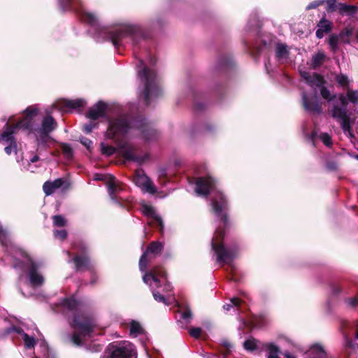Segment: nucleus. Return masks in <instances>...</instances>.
<instances>
[{
  "mask_svg": "<svg viewBox=\"0 0 358 358\" xmlns=\"http://www.w3.org/2000/svg\"><path fill=\"white\" fill-rule=\"evenodd\" d=\"M11 331H16L21 336V339L22 340L24 348L27 350L32 349L36 345V340L34 337L33 336H29L27 334L24 333L23 330L17 328H12L9 330V332H10Z\"/></svg>",
  "mask_w": 358,
  "mask_h": 358,
  "instance_id": "obj_21",
  "label": "nucleus"
},
{
  "mask_svg": "<svg viewBox=\"0 0 358 358\" xmlns=\"http://www.w3.org/2000/svg\"><path fill=\"white\" fill-rule=\"evenodd\" d=\"M73 261L77 271H83L90 268V260L86 255H77L73 259Z\"/></svg>",
  "mask_w": 358,
  "mask_h": 358,
  "instance_id": "obj_23",
  "label": "nucleus"
},
{
  "mask_svg": "<svg viewBox=\"0 0 358 358\" xmlns=\"http://www.w3.org/2000/svg\"><path fill=\"white\" fill-rule=\"evenodd\" d=\"M353 34V29L352 28H345L341 33V37H350Z\"/></svg>",
  "mask_w": 358,
  "mask_h": 358,
  "instance_id": "obj_49",
  "label": "nucleus"
},
{
  "mask_svg": "<svg viewBox=\"0 0 358 358\" xmlns=\"http://www.w3.org/2000/svg\"><path fill=\"white\" fill-rule=\"evenodd\" d=\"M143 214L149 217L148 222L149 225H154L163 229L164 224L162 217L155 212V208L148 204H143L141 207Z\"/></svg>",
  "mask_w": 358,
  "mask_h": 358,
  "instance_id": "obj_16",
  "label": "nucleus"
},
{
  "mask_svg": "<svg viewBox=\"0 0 358 358\" xmlns=\"http://www.w3.org/2000/svg\"><path fill=\"white\" fill-rule=\"evenodd\" d=\"M163 248L162 243L153 241L142 255L139 260V269L144 273L143 280L150 287L155 301L166 306H169L172 301L175 302L178 309L181 310V318L188 323L192 319L190 310L182 307L178 301L168 295L172 289V286L167 280L166 271L161 267H155L150 271L146 272L149 262L159 255Z\"/></svg>",
  "mask_w": 358,
  "mask_h": 358,
  "instance_id": "obj_3",
  "label": "nucleus"
},
{
  "mask_svg": "<svg viewBox=\"0 0 358 358\" xmlns=\"http://www.w3.org/2000/svg\"><path fill=\"white\" fill-rule=\"evenodd\" d=\"M134 55H135V57H138V56H137V53H136L135 51H134Z\"/></svg>",
  "mask_w": 358,
  "mask_h": 358,
  "instance_id": "obj_58",
  "label": "nucleus"
},
{
  "mask_svg": "<svg viewBox=\"0 0 358 358\" xmlns=\"http://www.w3.org/2000/svg\"><path fill=\"white\" fill-rule=\"evenodd\" d=\"M265 66H266V69L267 71H268L267 64H266Z\"/></svg>",
  "mask_w": 358,
  "mask_h": 358,
  "instance_id": "obj_57",
  "label": "nucleus"
},
{
  "mask_svg": "<svg viewBox=\"0 0 358 358\" xmlns=\"http://www.w3.org/2000/svg\"><path fill=\"white\" fill-rule=\"evenodd\" d=\"M64 312H70L73 315V320L70 324L74 329L71 341L77 346H82L91 338L95 324L92 319L78 314L80 303L74 296L65 298L60 302Z\"/></svg>",
  "mask_w": 358,
  "mask_h": 358,
  "instance_id": "obj_5",
  "label": "nucleus"
},
{
  "mask_svg": "<svg viewBox=\"0 0 358 358\" xmlns=\"http://www.w3.org/2000/svg\"><path fill=\"white\" fill-rule=\"evenodd\" d=\"M320 139L323 142V143L327 146L330 147L332 145L331 138L327 133H322L320 135Z\"/></svg>",
  "mask_w": 358,
  "mask_h": 358,
  "instance_id": "obj_41",
  "label": "nucleus"
},
{
  "mask_svg": "<svg viewBox=\"0 0 358 358\" xmlns=\"http://www.w3.org/2000/svg\"><path fill=\"white\" fill-rule=\"evenodd\" d=\"M201 334V329L199 327H192L189 329V334L195 338H199Z\"/></svg>",
  "mask_w": 358,
  "mask_h": 358,
  "instance_id": "obj_46",
  "label": "nucleus"
},
{
  "mask_svg": "<svg viewBox=\"0 0 358 358\" xmlns=\"http://www.w3.org/2000/svg\"><path fill=\"white\" fill-rule=\"evenodd\" d=\"M0 243L7 248L8 253L14 260L13 266L25 270L30 284L38 287L44 282L43 277L37 271L40 265L33 261L31 257L22 248L13 245L9 238L8 232L0 226Z\"/></svg>",
  "mask_w": 358,
  "mask_h": 358,
  "instance_id": "obj_4",
  "label": "nucleus"
},
{
  "mask_svg": "<svg viewBox=\"0 0 358 358\" xmlns=\"http://www.w3.org/2000/svg\"><path fill=\"white\" fill-rule=\"evenodd\" d=\"M326 58V55L322 52H318L313 55L311 58V66L313 69L320 67Z\"/></svg>",
  "mask_w": 358,
  "mask_h": 358,
  "instance_id": "obj_29",
  "label": "nucleus"
},
{
  "mask_svg": "<svg viewBox=\"0 0 358 358\" xmlns=\"http://www.w3.org/2000/svg\"><path fill=\"white\" fill-rule=\"evenodd\" d=\"M327 2V10L328 12L334 11L337 9L336 0H325Z\"/></svg>",
  "mask_w": 358,
  "mask_h": 358,
  "instance_id": "obj_43",
  "label": "nucleus"
},
{
  "mask_svg": "<svg viewBox=\"0 0 358 358\" xmlns=\"http://www.w3.org/2000/svg\"><path fill=\"white\" fill-rule=\"evenodd\" d=\"M101 152L107 156L112 155L115 151V149L114 147L107 145V144H105L104 143H101Z\"/></svg>",
  "mask_w": 358,
  "mask_h": 358,
  "instance_id": "obj_39",
  "label": "nucleus"
},
{
  "mask_svg": "<svg viewBox=\"0 0 358 358\" xmlns=\"http://www.w3.org/2000/svg\"><path fill=\"white\" fill-rule=\"evenodd\" d=\"M80 141L88 150H90L91 148V146L92 145V142L89 138H87L85 137H82V138H80Z\"/></svg>",
  "mask_w": 358,
  "mask_h": 358,
  "instance_id": "obj_52",
  "label": "nucleus"
},
{
  "mask_svg": "<svg viewBox=\"0 0 358 358\" xmlns=\"http://www.w3.org/2000/svg\"><path fill=\"white\" fill-rule=\"evenodd\" d=\"M106 109L107 105L104 102L98 101L89 109L86 116L91 120H97L106 116Z\"/></svg>",
  "mask_w": 358,
  "mask_h": 358,
  "instance_id": "obj_17",
  "label": "nucleus"
},
{
  "mask_svg": "<svg viewBox=\"0 0 358 358\" xmlns=\"http://www.w3.org/2000/svg\"><path fill=\"white\" fill-rule=\"evenodd\" d=\"M66 254H67L69 256H70V252H69L66 251Z\"/></svg>",
  "mask_w": 358,
  "mask_h": 358,
  "instance_id": "obj_59",
  "label": "nucleus"
},
{
  "mask_svg": "<svg viewBox=\"0 0 358 358\" xmlns=\"http://www.w3.org/2000/svg\"><path fill=\"white\" fill-rule=\"evenodd\" d=\"M53 220V224L55 227H64L66 224V220L65 218L62 215H54L52 217Z\"/></svg>",
  "mask_w": 358,
  "mask_h": 358,
  "instance_id": "obj_40",
  "label": "nucleus"
},
{
  "mask_svg": "<svg viewBox=\"0 0 358 358\" xmlns=\"http://www.w3.org/2000/svg\"><path fill=\"white\" fill-rule=\"evenodd\" d=\"M241 301L238 298H232L229 303H226L223 306V309L228 312L233 309L234 311L238 310L241 306Z\"/></svg>",
  "mask_w": 358,
  "mask_h": 358,
  "instance_id": "obj_31",
  "label": "nucleus"
},
{
  "mask_svg": "<svg viewBox=\"0 0 358 358\" xmlns=\"http://www.w3.org/2000/svg\"><path fill=\"white\" fill-rule=\"evenodd\" d=\"M57 127V122L52 116L43 118L41 125L34 131L38 149L46 148L51 137L50 134Z\"/></svg>",
  "mask_w": 358,
  "mask_h": 358,
  "instance_id": "obj_12",
  "label": "nucleus"
},
{
  "mask_svg": "<svg viewBox=\"0 0 358 358\" xmlns=\"http://www.w3.org/2000/svg\"><path fill=\"white\" fill-rule=\"evenodd\" d=\"M62 11L74 10L85 23L94 29V37L98 41H110L115 48L137 46L145 38L143 27L137 24L120 23L112 27H101L98 16L88 11L81 0H58Z\"/></svg>",
  "mask_w": 358,
  "mask_h": 358,
  "instance_id": "obj_1",
  "label": "nucleus"
},
{
  "mask_svg": "<svg viewBox=\"0 0 358 358\" xmlns=\"http://www.w3.org/2000/svg\"><path fill=\"white\" fill-rule=\"evenodd\" d=\"M301 76L306 83L311 87H320L323 83V78L316 73L301 72Z\"/></svg>",
  "mask_w": 358,
  "mask_h": 358,
  "instance_id": "obj_19",
  "label": "nucleus"
},
{
  "mask_svg": "<svg viewBox=\"0 0 358 358\" xmlns=\"http://www.w3.org/2000/svg\"><path fill=\"white\" fill-rule=\"evenodd\" d=\"M320 94L322 96L328 101L329 103V110L333 108V103L340 99V95L337 97L336 95L332 96L330 91L325 87H322L320 90Z\"/></svg>",
  "mask_w": 358,
  "mask_h": 358,
  "instance_id": "obj_28",
  "label": "nucleus"
},
{
  "mask_svg": "<svg viewBox=\"0 0 358 358\" xmlns=\"http://www.w3.org/2000/svg\"><path fill=\"white\" fill-rule=\"evenodd\" d=\"M94 282H95V280H93L91 283L94 284Z\"/></svg>",
  "mask_w": 358,
  "mask_h": 358,
  "instance_id": "obj_60",
  "label": "nucleus"
},
{
  "mask_svg": "<svg viewBox=\"0 0 358 358\" xmlns=\"http://www.w3.org/2000/svg\"><path fill=\"white\" fill-rule=\"evenodd\" d=\"M336 80L340 86L346 88L349 87L350 80L346 75L343 73L336 75Z\"/></svg>",
  "mask_w": 358,
  "mask_h": 358,
  "instance_id": "obj_35",
  "label": "nucleus"
},
{
  "mask_svg": "<svg viewBox=\"0 0 358 358\" xmlns=\"http://www.w3.org/2000/svg\"><path fill=\"white\" fill-rule=\"evenodd\" d=\"M195 108H196V110H201V109H202V108H203V107H202V106H200V104H199V103H196L195 104Z\"/></svg>",
  "mask_w": 358,
  "mask_h": 358,
  "instance_id": "obj_55",
  "label": "nucleus"
},
{
  "mask_svg": "<svg viewBox=\"0 0 358 358\" xmlns=\"http://www.w3.org/2000/svg\"><path fill=\"white\" fill-rule=\"evenodd\" d=\"M135 347L130 342L124 341L110 343L102 358H136Z\"/></svg>",
  "mask_w": 358,
  "mask_h": 358,
  "instance_id": "obj_11",
  "label": "nucleus"
},
{
  "mask_svg": "<svg viewBox=\"0 0 358 358\" xmlns=\"http://www.w3.org/2000/svg\"><path fill=\"white\" fill-rule=\"evenodd\" d=\"M60 148L62 149L64 157L67 160H71L73 157V150L71 146L68 143H62L60 144Z\"/></svg>",
  "mask_w": 358,
  "mask_h": 358,
  "instance_id": "obj_32",
  "label": "nucleus"
},
{
  "mask_svg": "<svg viewBox=\"0 0 358 358\" xmlns=\"http://www.w3.org/2000/svg\"><path fill=\"white\" fill-rule=\"evenodd\" d=\"M325 2V0H317V1H314L311 3H310L307 7H306V9L307 10H310V9H314V8H317L318 6L324 4V3Z\"/></svg>",
  "mask_w": 358,
  "mask_h": 358,
  "instance_id": "obj_45",
  "label": "nucleus"
},
{
  "mask_svg": "<svg viewBox=\"0 0 358 358\" xmlns=\"http://www.w3.org/2000/svg\"><path fill=\"white\" fill-rule=\"evenodd\" d=\"M37 112L36 107L29 106L24 111V117L22 120L15 124L9 125L8 123L6 124L5 129L1 135V141L8 143L4 149L7 155H10L13 152H17V143L14 136L19 130L33 133V118L37 114Z\"/></svg>",
  "mask_w": 358,
  "mask_h": 358,
  "instance_id": "obj_8",
  "label": "nucleus"
},
{
  "mask_svg": "<svg viewBox=\"0 0 358 358\" xmlns=\"http://www.w3.org/2000/svg\"><path fill=\"white\" fill-rule=\"evenodd\" d=\"M346 98V101L348 102V99L354 104L358 103V90H352L348 89L346 95H344Z\"/></svg>",
  "mask_w": 358,
  "mask_h": 358,
  "instance_id": "obj_36",
  "label": "nucleus"
},
{
  "mask_svg": "<svg viewBox=\"0 0 358 358\" xmlns=\"http://www.w3.org/2000/svg\"><path fill=\"white\" fill-rule=\"evenodd\" d=\"M308 358H332L320 344L313 345L306 352Z\"/></svg>",
  "mask_w": 358,
  "mask_h": 358,
  "instance_id": "obj_20",
  "label": "nucleus"
},
{
  "mask_svg": "<svg viewBox=\"0 0 358 358\" xmlns=\"http://www.w3.org/2000/svg\"><path fill=\"white\" fill-rule=\"evenodd\" d=\"M348 103L343 94H341L340 99L333 103V108L329 113L334 119L341 123V127L345 134L352 136L350 130V117L347 110Z\"/></svg>",
  "mask_w": 358,
  "mask_h": 358,
  "instance_id": "obj_10",
  "label": "nucleus"
},
{
  "mask_svg": "<svg viewBox=\"0 0 358 358\" xmlns=\"http://www.w3.org/2000/svg\"><path fill=\"white\" fill-rule=\"evenodd\" d=\"M36 358H38V357H36Z\"/></svg>",
  "mask_w": 358,
  "mask_h": 358,
  "instance_id": "obj_63",
  "label": "nucleus"
},
{
  "mask_svg": "<svg viewBox=\"0 0 358 358\" xmlns=\"http://www.w3.org/2000/svg\"><path fill=\"white\" fill-rule=\"evenodd\" d=\"M332 23L327 20L325 17L322 18L317 24V30L316 31V36L322 38L325 34L329 33L331 30Z\"/></svg>",
  "mask_w": 358,
  "mask_h": 358,
  "instance_id": "obj_22",
  "label": "nucleus"
},
{
  "mask_svg": "<svg viewBox=\"0 0 358 358\" xmlns=\"http://www.w3.org/2000/svg\"><path fill=\"white\" fill-rule=\"evenodd\" d=\"M54 235H55V238H57L61 241H63L66 238L67 232L65 229L55 230Z\"/></svg>",
  "mask_w": 358,
  "mask_h": 358,
  "instance_id": "obj_42",
  "label": "nucleus"
},
{
  "mask_svg": "<svg viewBox=\"0 0 358 358\" xmlns=\"http://www.w3.org/2000/svg\"><path fill=\"white\" fill-rule=\"evenodd\" d=\"M155 62V59L149 55L145 59L140 58L136 64L138 77L143 85L139 96L143 99L146 105L150 104L162 94L156 72L152 68Z\"/></svg>",
  "mask_w": 358,
  "mask_h": 358,
  "instance_id": "obj_6",
  "label": "nucleus"
},
{
  "mask_svg": "<svg viewBox=\"0 0 358 358\" xmlns=\"http://www.w3.org/2000/svg\"><path fill=\"white\" fill-rule=\"evenodd\" d=\"M166 176V171L164 169H162L159 170L158 171V177L159 178L160 182L162 185H165L166 181L163 180V178H164Z\"/></svg>",
  "mask_w": 358,
  "mask_h": 358,
  "instance_id": "obj_51",
  "label": "nucleus"
},
{
  "mask_svg": "<svg viewBox=\"0 0 358 358\" xmlns=\"http://www.w3.org/2000/svg\"><path fill=\"white\" fill-rule=\"evenodd\" d=\"M265 348L267 350V358H279V348L273 343H266Z\"/></svg>",
  "mask_w": 358,
  "mask_h": 358,
  "instance_id": "obj_30",
  "label": "nucleus"
},
{
  "mask_svg": "<svg viewBox=\"0 0 358 358\" xmlns=\"http://www.w3.org/2000/svg\"><path fill=\"white\" fill-rule=\"evenodd\" d=\"M83 250L84 251H85L86 248H85V247H83Z\"/></svg>",
  "mask_w": 358,
  "mask_h": 358,
  "instance_id": "obj_62",
  "label": "nucleus"
},
{
  "mask_svg": "<svg viewBox=\"0 0 358 358\" xmlns=\"http://www.w3.org/2000/svg\"><path fill=\"white\" fill-rule=\"evenodd\" d=\"M129 329V334L131 336L136 337L139 335H143L145 331L139 322L136 320H130L128 323Z\"/></svg>",
  "mask_w": 358,
  "mask_h": 358,
  "instance_id": "obj_25",
  "label": "nucleus"
},
{
  "mask_svg": "<svg viewBox=\"0 0 358 358\" xmlns=\"http://www.w3.org/2000/svg\"><path fill=\"white\" fill-rule=\"evenodd\" d=\"M231 348V345H230V343H227V342L224 343L223 344L222 348L220 350L222 355L224 357H226L230 352Z\"/></svg>",
  "mask_w": 358,
  "mask_h": 358,
  "instance_id": "obj_47",
  "label": "nucleus"
},
{
  "mask_svg": "<svg viewBox=\"0 0 358 358\" xmlns=\"http://www.w3.org/2000/svg\"><path fill=\"white\" fill-rule=\"evenodd\" d=\"M337 9L342 15L352 16L357 12V7L355 6L339 3L337 5Z\"/></svg>",
  "mask_w": 358,
  "mask_h": 358,
  "instance_id": "obj_27",
  "label": "nucleus"
},
{
  "mask_svg": "<svg viewBox=\"0 0 358 358\" xmlns=\"http://www.w3.org/2000/svg\"><path fill=\"white\" fill-rule=\"evenodd\" d=\"M195 192L199 196H207L208 194L212 195L211 205L213 212L226 226L228 220L225 211L227 210L228 202L218 189L215 179L210 175L196 178Z\"/></svg>",
  "mask_w": 358,
  "mask_h": 358,
  "instance_id": "obj_7",
  "label": "nucleus"
},
{
  "mask_svg": "<svg viewBox=\"0 0 358 358\" xmlns=\"http://www.w3.org/2000/svg\"><path fill=\"white\" fill-rule=\"evenodd\" d=\"M345 325H347V323L346 322H344L343 324V327H344Z\"/></svg>",
  "mask_w": 358,
  "mask_h": 358,
  "instance_id": "obj_61",
  "label": "nucleus"
},
{
  "mask_svg": "<svg viewBox=\"0 0 358 358\" xmlns=\"http://www.w3.org/2000/svg\"><path fill=\"white\" fill-rule=\"evenodd\" d=\"M232 64V60L228 58H222L219 61V68L224 66H230Z\"/></svg>",
  "mask_w": 358,
  "mask_h": 358,
  "instance_id": "obj_50",
  "label": "nucleus"
},
{
  "mask_svg": "<svg viewBox=\"0 0 358 358\" xmlns=\"http://www.w3.org/2000/svg\"><path fill=\"white\" fill-rule=\"evenodd\" d=\"M258 343L259 342L257 340L252 338L247 339L243 343V347L246 350L252 352L259 348Z\"/></svg>",
  "mask_w": 358,
  "mask_h": 358,
  "instance_id": "obj_34",
  "label": "nucleus"
},
{
  "mask_svg": "<svg viewBox=\"0 0 358 358\" xmlns=\"http://www.w3.org/2000/svg\"><path fill=\"white\" fill-rule=\"evenodd\" d=\"M345 302L347 303L348 307L355 308L358 305V298L357 296L345 299Z\"/></svg>",
  "mask_w": 358,
  "mask_h": 358,
  "instance_id": "obj_44",
  "label": "nucleus"
},
{
  "mask_svg": "<svg viewBox=\"0 0 358 358\" xmlns=\"http://www.w3.org/2000/svg\"><path fill=\"white\" fill-rule=\"evenodd\" d=\"M106 137L113 140L124 159L141 164L149 157L148 154L138 155L137 148L127 141V138L141 136L145 141L159 137V133L152 124L143 118L134 120L131 116L121 114L108 121Z\"/></svg>",
  "mask_w": 358,
  "mask_h": 358,
  "instance_id": "obj_2",
  "label": "nucleus"
},
{
  "mask_svg": "<svg viewBox=\"0 0 358 358\" xmlns=\"http://www.w3.org/2000/svg\"><path fill=\"white\" fill-rule=\"evenodd\" d=\"M85 103V101L82 99H63L58 103L57 107L62 111L68 112L72 109L83 107Z\"/></svg>",
  "mask_w": 358,
  "mask_h": 358,
  "instance_id": "obj_18",
  "label": "nucleus"
},
{
  "mask_svg": "<svg viewBox=\"0 0 358 358\" xmlns=\"http://www.w3.org/2000/svg\"><path fill=\"white\" fill-rule=\"evenodd\" d=\"M284 355L286 358H296V357L287 352L284 353Z\"/></svg>",
  "mask_w": 358,
  "mask_h": 358,
  "instance_id": "obj_54",
  "label": "nucleus"
},
{
  "mask_svg": "<svg viewBox=\"0 0 358 358\" xmlns=\"http://www.w3.org/2000/svg\"><path fill=\"white\" fill-rule=\"evenodd\" d=\"M275 55L279 62H286L289 56L287 46L282 43L277 44L275 48Z\"/></svg>",
  "mask_w": 358,
  "mask_h": 358,
  "instance_id": "obj_26",
  "label": "nucleus"
},
{
  "mask_svg": "<svg viewBox=\"0 0 358 358\" xmlns=\"http://www.w3.org/2000/svg\"><path fill=\"white\" fill-rule=\"evenodd\" d=\"M94 180H106L108 185V192L110 199L114 203L122 206L120 199L117 196V194L122 190L119 182L113 176H104L102 174L96 173L94 176Z\"/></svg>",
  "mask_w": 358,
  "mask_h": 358,
  "instance_id": "obj_13",
  "label": "nucleus"
},
{
  "mask_svg": "<svg viewBox=\"0 0 358 358\" xmlns=\"http://www.w3.org/2000/svg\"><path fill=\"white\" fill-rule=\"evenodd\" d=\"M134 182L144 193L148 192L154 194L157 192V189L150 178L142 170L136 171Z\"/></svg>",
  "mask_w": 358,
  "mask_h": 358,
  "instance_id": "obj_14",
  "label": "nucleus"
},
{
  "mask_svg": "<svg viewBox=\"0 0 358 358\" xmlns=\"http://www.w3.org/2000/svg\"><path fill=\"white\" fill-rule=\"evenodd\" d=\"M329 44L331 50L333 52H336L338 49V36L336 34H332L329 36Z\"/></svg>",
  "mask_w": 358,
  "mask_h": 358,
  "instance_id": "obj_38",
  "label": "nucleus"
},
{
  "mask_svg": "<svg viewBox=\"0 0 358 358\" xmlns=\"http://www.w3.org/2000/svg\"><path fill=\"white\" fill-rule=\"evenodd\" d=\"M64 180L61 178L55 180L52 182L46 181L43 186V191L46 195L52 194L56 189L62 186Z\"/></svg>",
  "mask_w": 358,
  "mask_h": 358,
  "instance_id": "obj_24",
  "label": "nucleus"
},
{
  "mask_svg": "<svg viewBox=\"0 0 358 358\" xmlns=\"http://www.w3.org/2000/svg\"><path fill=\"white\" fill-rule=\"evenodd\" d=\"M356 338L358 339V331H357V334H356Z\"/></svg>",
  "mask_w": 358,
  "mask_h": 358,
  "instance_id": "obj_56",
  "label": "nucleus"
},
{
  "mask_svg": "<svg viewBox=\"0 0 358 358\" xmlns=\"http://www.w3.org/2000/svg\"><path fill=\"white\" fill-rule=\"evenodd\" d=\"M99 123L96 120H90V122L85 124L83 127V130L86 134H90L92 131L93 129L98 128Z\"/></svg>",
  "mask_w": 358,
  "mask_h": 358,
  "instance_id": "obj_37",
  "label": "nucleus"
},
{
  "mask_svg": "<svg viewBox=\"0 0 358 358\" xmlns=\"http://www.w3.org/2000/svg\"><path fill=\"white\" fill-rule=\"evenodd\" d=\"M224 236V231L221 227H218L211 241L212 249L217 256V262L222 264H229L238 252V248L236 247L226 248L223 245L222 240Z\"/></svg>",
  "mask_w": 358,
  "mask_h": 358,
  "instance_id": "obj_9",
  "label": "nucleus"
},
{
  "mask_svg": "<svg viewBox=\"0 0 358 358\" xmlns=\"http://www.w3.org/2000/svg\"><path fill=\"white\" fill-rule=\"evenodd\" d=\"M302 103L304 109L310 113H321L322 110L318 103L316 92H302Z\"/></svg>",
  "mask_w": 358,
  "mask_h": 358,
  "instance_id": "obj_15",
  "label": "nucleus"
},
{
  "mask_svg": "<svg viewBox=\"0 0 358 358\" xmlns=\"http://www.w3.org/2000/svg\"><path fill=\"white\" fill-rule=\"evenodd\" d=\"M38 342L43 354V358H55L54 355L50 352L48 345L45 340H40Z\"/></svg>",
  "mask_w": 358,
  "mask_h": 358,
  "instance_id": "obj_33",
  "label": "nucleus"
},
{
  "mask_svg": "<svg viewBox=\"0 0 358 358\" xmlns=\"http://www.w3.org/2000/svg\"><path fill=\"white\" fill-rule=\"evenodd\" d=\"M341 292V288L338 285H334L331 288V296L334 297L338 296Z\"/></svg>",
  "mask_w": 358,
  "mask_h": 358,
  "instance_id": "obj_48",
  "label": "nucleus"
},
{
  "mask_svg": "<svg viewBox=\"0 0 358 358\" xmlns=\"http://www.w3.org/2000/svg\"><path fill=\"white\" fill-rule=\"evenodd\" d=\"M38 160H39V157H38V155H36L33 156V157L29 159V162H30L31 163H35V162H38Z\"/></svg>",
  "mask_w": 358,
  "mask_h": 358,
  "instance_id": "obj_53",
  "label": "nucleus"
}]
</instances>
